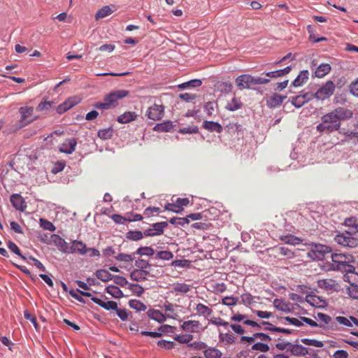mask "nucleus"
<instances>
[{"label":"nucleus","instance_id":"393cba45","mask_svg":"<svg viewBox=\"0 0 358 358\" xmlns=\"http://www.w3.org/2000/svg\"><path fill=\"white\" fill-rule=\"evenodd\" d=\"M147 315L149 318L159 323H162L166 320V316L159 310L150 309L147 311Z\"/></svg>","mask_w":358,"mask_h":358},{"label":"nucleus","instance_id":"20e7f679","mask_svg":"<svg viewBox=\"0 0 358 358\" xmlns=\"http://www.w3.org/2000/svg\"><path fill=\"white\" fill-rule=\"evenodd\" d=\"M235 83L240 90L252 89L256 86V77L243 74L236 78Z\"/></svg>","mask_w":358,"mask_h":358},{"label":"nucleus","instance_id":"c9c22d12","mask_svg":"<svg viewBox=\"0 0 358 358\" xmlns=\"http://www.w3.org/2000/svg\"><path fill=\"white\" fill-rule=\"evenodd\" d=\"M112 13H113L112 9L108 6H103V8H101V9H99L96 12V13L95 15V19L96 20H99L100 19H102V18H104V17L108 16L109 15H110Z\"/></svg>","mask_w":358,"mask_h":358},{"label":"nucleus","instance_id":"6e6d98bb","mask_svg":"<svg viewBox=\"0 0 358 358\" xmlns=\"http://www.w3.org/2000/svg\"><path fill=\"white\" fill-rule=\"evenodd\" d=\"M129 288L132 292L138 296H141L144 292V289L138 284H130Z\"/></svg>","mask_w":358,"mask_h":358},{"label":"nucleus","instance_id":"5fc2aeb1","mask_svg":"<svg viewBox=\"0 0 358 358\" xmlns=\"http://www.w3.org/2000/svg\"><path fill=\"white\" fill-rule=\"evenodd\" d=\"M157 257L163 260H170L173 258V255L170 251H159L157 254Z\"/></svg>","mask_w":358,"mask_h":358},{"label":"nucleus","instance_id":"cd10ccee","mask_svg":"<svg viewBox=\"0 0 358 358\" xmlns=\"http://www.w3.org/2000/svg\"><path fill=\"white\" fill-rule=\"evenodd\" d=\"M203 127L204 129L209 131H215L217 133H221L222 131V127L218 122H215L213 121H205L203 123Z\"/></svg>","mask_w":358,"mask_h":358},{"label":"nucleus","instance_id":"a878e982","mask_svg":"<svg viewBox=\"0 0 358 358\" xmlns=\"http://www.w3.org/2000/svg\"><path fill=\"white\" fill-rule=\"evenodd\" d=\"M137 114L135 112L127 111L120 115L117 120L121 124H127L131 121H134L137 117Z\"/></svg>","mask_w":358,"mask_h":358},{"label":"nucleus","instance_id":"09e8293b","mask_svg":"<svg viewBox=\"0 0 358 358\" xmlns=\"http://www.w3.org/2000/svg\"><path fill=\"white\" fill-rule=\"evenodd\" d=\"M192 339L193 336L191 334L178 335L175 337V340L180 343H188Z\"/></svg>","mask_w":358,"mask_h":358},{"label":"nucleus","instance_id":"ddd939ff","mask_svg":"<svg viewBox=\"0 0 358 358\" xmlns=\"http://www.w3.org/2000/svg\"><path fill=\"white\" fill-rule=\"evenodd\" d=\"M86 249L87 246L83 242L75 240L71 242L68 253H77L80 255H85L87 254Z\"/></svg>","mask_w":358,"mask_h":358},{"label":"nucleus","instance_id":"58836bf2","mask_svg":"<svg viewBox=\"0 0 358 358\" xmlns=\"http://www.w3.org/2000/svg\"><path fill=\"white\" fill-rule=\"evenodd\" d=\"M202 84V82L201 80L199 79H194L191 80L188 82L183 83L182 84H180L178 85V87L179 89H186V88H190V87H196L201 86Z\"/></svg>","mask_w":358,"mask_h":358},{"label":"nucleus","instance_id":"473e14b6","mask_svg":"<svg viewBox=\"0 0 358 358\" xmlns=\"http://www.w3.org/2000/svg\"><path fill=\"white\" fill-rule=\"evenodd\" d=\"M292 70V67L290 66L285 67L283 69H280L274 71H270L266 73V76L269 78H277L285 75L288 74Z\"/></svg>","mask_w":358,"mask_h":358},{"label":"nucleus","instance_id":"c756f323","mask_svg":"<svg viewBox=\"0 0 358 358\" xmlns=\"http://www.w3.org/2000/svg\"><path fill=\"white\" fill-rule=\"evenodd\" d=\"M191 289V286L185 283H173L171 292H176L180 294H186Z\"/></svg>","mask_w":358,"mask_h":358},{"label":"nucleus","instance_id":"aec40b11","mask_svg":"<svg viewBox=\"0 0 358 358\" xmlns=\"http://www.w3.org/2000/svg\"><path fill=\"white\" fill-rule=\"evenodd\" d=\"M309 78V72L308 70L301 71L297 77L292 82V85L298 87L306 83Z\"/></svg>","mask_w":358,"mask_h":358},{"label":"nucleus","instance_id":"de8ad7c7","mask_svg":"<svg viewBox=\"0 0 358 358\" xmlns=\"http://www.w3.org/2000/svg\"><path fill=\"white\" fill-rule=\"evenodd\" d=\"M189 203V200L188 198H178L175 202L176 207L178 208V210H180V212L183 210L184 206H187Z\"/></svg>","mask_w":358,"mask_h":358},{"label":"nucleus","instance_id":"e433bc0d","mask_svg":"<svg viewBox=\"0 0 358 358\" xmlns=\"http://www.w3.org/2000/svg\"><path fill=\"white\" fill-rule=\"evenodd\" d=\"M96 276L98 279L103 282H108L113 279V275L109 273L108 271L105 269H100L96 271Z\"/></svg>","mask_w":358,"mask_h":358},{"label":"nucleus","instance_id":"c03bdc74","mask_svg":"<svg viewBox=\"0 0 358 358\" xmlns=\"http://www.w3.org/2000/svg\"><path fill=\"white\" fill-rule=\"evenodd\" d=\"M136 254L141 256H152L155 254V250L151 247H141L136 250Z\"/></svg>","mask_w":358,"mask_h":358},{"label":"nucleus","instance_id":"9d476101","mask_svg":"<svg viewBox=\"0 0 358 358\" xmlns=\"http://www.w3.org/2000/svg\"><path fill=\"white\" fill-rule=\"evenodd\" d=\"M34 110V109L31 106H24L20 108L19 112L21 115L20 122L23 125H27L37 119L38 117H33Z\"/></svg>","mask_w":358,"mask_h":358},{"label":"nucleus","instance_id":"7ed1b4c3","mask_svg":"<svg viewBox=\"0 0 358 358\" xmlns=\"http://www.w3.org/2000/svg\"><path fill=\"white\" fill-rule=\"evenodd\" d=\"M331 257L332 261L331 268L332 270L345 272L354 269V266L350 264L351 262H354L352 256L334 253L331 254Z\"/></svg>","mask_w":358,"mask_h":358},{"label":"nucleus","instance_id":"1a4fd4ad","mask_svg":"<svg viewBox=\"0 0 358 358\" xmlns=\"http://www.w3.org/2000/svg\"><path fill=\"white\" fill-rule=\"evenodd\" d=\"M330 252L331 249L329 247L322 244H315L308 255L312 259H321L324 254L329 253Z\"/></svg>","mask_w":358,"mask_h":358},{"label":"nucleus","instance_id":"7c9ffc66","mask_svg":"<svg viewBox=\"0 0 358 358\" xmlns=\"http://www.w3.org/2000/svg\"><path fill=\"white\" fill-rule=\"evenodd\" d=\"M331 66L329 64H321L315 70V75L317 78H323L331 71Z\"/></svg>","mask_w":358,"mask_h":358},{"label":"nucleus","instance_id":"a211bd4d","mask_svg":"<svg viewBox=\"0 0 358 358\" xmlns=\"http://www.w3.org/2000/svg\"><path fill=\"white\" fill-rule=\"evenodd\" d=\"M164 308L168 317L176 319L179 316L178 309L180 306L178 305L166 302L164 303Z\"/></svg>","mask_w":358,"mask_h":358},{"label":"nucleus","instance_id":"9b49d317","mask_svg":"<svg viewBox=\"0 0 358 358\" xmlns=\"http://www.w3.org/2000/svg\"><path fill=\"white\" fill-rule=\"evenodd\" d=\"M314 317L319 322L317 327L321 328H332L334 325L332 318L327 314L317 313L314 315Z\"/></svg>","mask_w":358,"mask_h":358},{"label":"nucleus","instance_id":"0e129e2a","mask_svg":"<svg viewBox=\"0 0 358 358\" xmlns=\"http://www.w3.org/2000/svg\"><path fill=\"white\" fill-rule=\"evenodd\" d=\"M179 97L186 101V102H190V101H192L193 100H194L197 96L195 94H192V93H184V94H180L179 95Z\"/></svg>","mask_w":358,"mask_h":358},{"label":"nucleus","instance_id":"f03ea898","mask_svg":"<svg viewBox=\"0 0 358 358\" xmlns=\"http://www.w3.org/2000/svg\"><path fill=\"white\" fill-rule=\"evenodd\" d=\"M128 90H120L111 92L104 97V101L96 103L94 107L98 109L108 110L115 108L118 104V100L122 99L129 95Z\"/></svg>","mask_w":358,"mask_h":358},{"label":"nucleus","instance_id":"72a5a7b5","mask_svg":"<svg viewBox=\"0 0 358 358\" xmlns=\"http://www.w3.org/2000/svg\"><path fill=\"white\" fill-rule=\"evenodd\" d=\"M291 352L296 356H305L308 353V349L301 345H292Z\"/></svg>","mask_w":358,"mask_h":358},{"label":"nucleus","instance_id":"ea45409f","mask_svg":"<svg viewBox=\"0 0 358 358\" xmlns=\"http://www.w3.org/2000/svg\"><path fill=\"white\" fill-rule=\"evenodd\" d=\"M173 123L171 121L164 122L161 124H157L154 129L158 131L162 132H168L170 131L173 128Z\"/></svg>","mask_w":358,"mask_h":358},{"label":"nucleus","instance_id":"2eb2a0df","mask_svg":"<svg viewBox=\"0 0 358 358\" xmlns=\"http://www.w3.org/2000/svg\"><path fill=\"white\" fill-rule=\"evenodd\" d=\"M77 141L76 138H71L66 139L59 147V151L61 152L71 154L74 152Z\"/></svg>","mask_w":358,"mask_h":358},{"label":"nucleus","instance_id":"603ef678","mask_svg":"<svg viewBox=\"0 0 358 358\" xmlns=\"http://www.w3.org/2000/svg\"><path fill=\"white\" fill-rule=\"evenodd\" d=\"M8 248L13 252L16 254L17 256L20 257L22 259H25L24 257L22 255L20 248L13 241H9L7 244Z\"/></svg>","mask_w":358,"mask_h":358},{"label":"nucleus","instance_id":"69168bd1","mask_svg":"<svg viewBox=\"0 0 358 358\" xmlns=\"http://www.w3.org/2000/svg\"><path fill=\"white\" fill-rule=\"evenodd\" d=\"M113 281L115 284L119 285L122 287L125 286L128 284L127 279L124 277L120 275H113Z\"/></svg>","mask_w":358,"mask_h":358},{"label":"nucleus","instance_id":"f3484780","mask_svg":"<svg viewBox=\"0 0 358 358\" xmlns=\"http://www.w3.org/2000/svg\"><path fill=\"white\" fill-rule=\"evenodd\" d=\"M51 242L61 251L68 253L69 246L64 239L57 234H52L50 238Z\"/></svg>","mask_w":358,"mask_h":358},{"label":"nucleus","instance_id":"8fccbe9b","mask_svg":"<svg viewBox=\"0 0 358 358\" xmlns=\"http://www.w3.org/2000/svg\"><path fill=\"white\" fill-rule=\"evenodd\" d=\"M252 350L266 352L269 350V346L266 343H257L252 346Z\"/></svg>","mask_w":358,"mask_h":358},{"label":"nucleus","instance_id":"dca6fc26","mask_svg":"<svg viewBox=\"0 0 358 358\" xmlns=\"http://www.w3.org/2000/svg\"><path fill=\"white\" fill-rule=\"evenodd\" d=\"M10 202L13 205V206L17 210L20 211H24L26 208L27 205L25 201H24L23 198L21 195L18 194H14L11 195L10 196Z\"/></svg>","mask_w":358,"mask_h":358},{"label":"nucleus","instance_id":"49530a36","mask_svg":"<svg viewBox=\"0 0 358 358\" xmlns=\"http://www.w3.org/2000/svg\"><path fill=\"white\" fill-rule=\"evenodd\" d=\"M54 106H55V103L53 101H42L37 106L36 110H38V111L48 110Z\"/></svg>","mask_w":358,"mask_h":358},{"label":"nucleus","instance_id":"6e6552de","mask_svg":"<svg viewBox=\"0 0 358 358\" xmlns=\"http://www.w3.org/2000/svg\"><path fill=\"white\" fill-rule=\"evenodd\" d=\"M317 286L328 292H338L341 285L335 280L331 278L321 279L317 280Z\"/></svg>","mask_w":358,"mask_h":358},{"label":"nucleus","instance_id":"4d7b16f0","mask_svg":"<svg viewBox=\"0 0 358 358\" xmlns=\"http://www.w3.org/2000/svg\"><path fill=\"white\" fill-rule=\"evenodd\" d=\"M238 302V299L234 296H226L222 299V303L227 306H235Z\"/></svg>","mask_w":358,"mask_h":358},{"label":"nucleus","instance_id":"5701e85b","mask_svg":"<svg viewBox=\"0 0 358 358\" xmlns=\"http://www.w3.org/2000/svg\"><path fill=\"white\" fill-rule=\"evenodd\" d=\"M243 106L241 98L234 96L230 101H229L225 106V108L229 111H235L241 109Z\"/></svg>","mask_w":358,"mask_h":358},{"label":"nucleus","instance_id":"0eeeda50","mask_svg":"<svg viewBox=\"0 0 358 358\" xmlns=\"http://www.w3.org/2000/svg\"><path fill=\"white\" fill-rule=\"evenodd\" d=\"M335 241L341 245L349 248H355L357 245V240L352 236L350 233L338 234Z\"/></svg>","mask_w":358,"mask_h":358},{"label":"nucleus","instance_id":"774afa93","mask_svg":"<svg viewBox=\"0 0 358 358\" xmlns=\"http://www.w3.org/2000/svg\"><path fill=\"white\" fill-rule=\"evenodd\" d=\"M348 293L351 298L358 299V286H350L348 288Z\"/></svg>","mask_w":358,"mask_h":358},{"label":"nucleus","instance_id":"13d9d810","mask_svg":"<svg viewBox=\"0 0 358 358\" xmlns=\"http://www.w3.org/2000/svg\"><path fill=\"white\" fill-rule=\"evenodd\" d=\"M98 136L102 139H108L112 136V129L110 128L101 129L98 132Z\"/></svg>","mask_w":358,"mask_h":358},{"label":"nucleus","instance_id":"f8f14e48","mask_svg":"<svg viewBox=\"0 0 358 358\" xmlns=\"http://www.w3.org/2000/svg\"><path fill=\"white\" fill-rule=\"evenodd\" d=\"M181 328L183 331L191 333H196L202 329L201 323L197 320L185 321L181 324Z\"/></svg>","mask_w":358,"mask_h":358},{"label":"nucleus","instance_id":"79ce46f5","mask_svg":"<svg viewBox=\"0 0 358 358\" xmlns=\"http://www.w3.org/2000/svg\"><path fill=\"white\" fill-rule=\"evenodd\" d=\"M222 353L216 348H210L204 351L206 358H220Z\"/></svg>","mask_w":358,"mask_h":358},{"label":"nucleus","instance_id":"bf43d9fd","mask_svg":"<svg viewBox=\"0 0 358 358\" xmlns=\"http://www.w3.org/2000/svg\"><path fill=\"white\" fill-rule=\"evenodd\" d=\"M24 318L29 320L34 326L36 329H38L39 326L36 321V317L31 315L30 313H29L27 310H25L24 312Z\"/></svg>","mask_w":358,"mask_h":358},{"label":"nucleus","instance_id":"37998d69","mask_svg":"<svg viewBox=\"0 0 358 358\" xmlns=\"http://www.w3.org/2000/svg\"><path fill=\"white\" fill-rule=\"evenodd\" d=\"M143 234L140 231H130L127 233V238L131 241H138L142 239Z\"/></svg>","mask_w":358,"mask_h":358},{"label":"nucleus","instance_id":"6ab92c4d","mask_svg":"<svg viewBox=\"0 0 358 358\" xmlns=\"http://www.w3.org/2000/svg\"><path fill=\"white\" fill-rule=\"evenodd\" d=\"M286 97V96H282L275 93L267 99V105L270 108L278 107L282 104Z\"/></svg>","mask_w":358,"mask_h":358},{"label":"nucleus","instance_id":"412c9836","mask_svg":"<svg viewBox=\"0 0 358 358\" xmlns=\"http://www.w3.org/2000/svg\"><path fill=\"white\" fill-rule=\"evenodd\" d=\"M355 268L346 271L344 275V280L349 282L350 286H358V273L355 271Z\"/></svg>","mask_w":358,"mask_h":358},{"label":"nucleus","instance_id":"4c0bfd02","mask_svg":"<svg viewBox=\"0 0 358 358\" xmlns=\"http://www.w3.org/2000/svg\"><path fill=\"white\" fill-rule=\"evenodd\" d=\"M129 307L137 311H145L147 308L146 306L139 300L131 299L129 301Z\"/></svg>","mask_w":358,"mask_h":358},{"label":"nucleus","instance_id":"a19ab883","mask_svg":"<svg viewBox=\"0 0 358 358\" xmlns=\"http://www.w3.org/2000/svg\"><path fill=\"white\" fill-rule=\"evenodd\" d=\"M168 224L166 222H157L152 224L155 234L157 236H160L164 234V229L167 227Z\"/></svg>","mask_w":358,"mask_h":358},{"label":"nucleus","instance_id":"864d4df0","mask_svg":"<svg viewBox=\"0 0 358 358\" xmlns=\"http://www.w3.org/2000/svg\"><path fill=\"white\" fill-rule=\"evenodd\" d=\"M227 290V286L224 283H215L213 285V292L217 294H222Z\"/></svg>","mask_w":358,"mask_h":358},{"label":"nucleus","instance_id":"b1692460","mask_svg":"<svg viewBox=\"0 0 358 358\" xmlns=\"http://www.w3.org/2000/svg\"><path fill=\"white\" fill-rule=\"evenodd\" d=\"M279 239L284 243L292 245H299L302 243V239L301 238L292 234L280 236Z\"/></svg>","mask_w":358,"mask_h":358},{"label":"nucleus","instance_id":"e2e57ef3","mask_svg":"<svg viewBox=\"0 0 358 358\" xmlns=\"http://www.w3.org/2000/svg\"><path fill=\"white\" fill-rule=\"evenodd\" d=\"M335 320L338 322L339 324H342V325H344V326H346V327H352V322H351V320L350 319H348L345 317H343V316H338L335 318Z\"/></svg>","mask_w":358,"mask_h":358},{"label":"nucleus","instance_id":"4468645a","mask_svg":"<svg viewBox=\"0 0 358 358\" xmlns=\"http://www.w3.org/2000/svg\"><path fill=\"white\" fill-rule=\"evenodd\" d=\"M313 98V94L307 92L303 94H300L292 97L291 102L292 105H294L296 108H301Z\"/></svg>","mask_w":358,"mask_h":358},{"label":"nucleus","instance_id":"a18cd8bd","mask_svg":"<svg viewBox=\"0 0 358 358\" xmlns=\"http://www.w3.org/2000/svg\"><path fill=\"white\" fill-rule=\"evenodd\" d=\"M301 342L306 345H311L317 348H322L324 346L322 341L315 339L303 338L301 339Z\"/></svg>","mask_w":358,"mask_h":358},{"label":"nucleus","instance_id":"f704fd0d","mask_svg":"<svg viewBox=\"0 0 358 358\" xmlns=\"http://www.w3.org/2000/svg\"><path fill=\"white\" fill-rule=\"evenodd\" d=\"M106 292L110 294L113 297L120 299L123 296L122 290L117 286L109 285L106 289Z\"/></svg>","mask_w":358,"mask_h":358},{"label":"nucleus","instance_id":"bb28decb","mask_svg":"<svg viewBox=\"0 0 358 358\" xmlns=\"http://www.w3.org/2000/svg\"><path fill=\"white\" fill-rule=\"evenodd\" d=\"M194 310L199 316L208 317L213 313V310L210 308L201 303L196 304Z\"/></svg>","mask_w":358,"mask_h":358},{"label":"nucleus","instance_id":"c85d7f7f","mask_svg":"<svg viewBox=\"0 0 358 358\" xmlns=\"http://www.w3.org/2000/svg\"><path fill=\"white\" fill-rule=\"evenodd\" d=\"M274 307L281 311L289 313L292 310L291 304L282 299H275L273 301Z\"/></svg>","mask_w":358,"mask_h":358},{"label":"nucleus","instance_id":"338daca9","mask_svg":"<svg viewBox=\"0 0 358 358\" xmlns=\"http://www.w3.org/2000/svg\"><path fill=\"white\" fill-rule=\"evenodd\" d=\"M160 208L158 207H148L145 209L143 214L146 217H150L154 215V213H159Z\"/></svg>","mask_w":358,"mask_h":358},{"label":"nucleus","instance_id":"3c124183","mask_svg":"<svg viewBox=\"0 0 358 358\" xmlns=\"http://www.w3.org/2000/svg\"><path fill=\"white\" fill-rule=\"evenodd\" d=\"M169 222L172 224L184 226L185 224H189V220L185 217H173L169 220Z\"/></svg>","mask_w":358,"mask_h":358},{"label":"nucleus","instance_id":"4be33fe9","mask_svg":"<svg viewBox=\"0 0 358 358\" xmlns=\"http://www.w3.org/2000/svg\"><path fill=\"white\" fill-rule=\"evenodd\" d=\"M92 301H94L95 303L98 304L101 307L103 308L106 310H115L117 309V303L115 301H109L107 302H105L102 301L101 299L96 298V297H92Z\"/></svg>","mask_w":358,"mask_h":358},{"label":"nucleus","instance_id":"423d86ee","mask_svg":"<svg viewBox=\"0 0 358 358\" xmlns=\"http://www.w3.org/2000/svg\"><path fill=\"white\" fill-rule=\"evenodd\" d=\"M164 106L162 103H155L148 108L145 116L148 119L154 121L160 120L164 115Z\"/></svg>","mask_w":358,"mask_h":358},{"label":"nucleus","instance_id":"39448f33","mask_svg":"<svg viewBox=\"0 0 358 358\" xmlns=\"http://www.w3.org/2000/svg\"><path fill=\"white\" fill-rule=\"evenodd\" d=\"M334 83L329 80L320 87L314 94H313V97L318 100H324L329 98L334 94Z\"/></svg>","mask_w":358,"mask_h":358},{"label":"nucleus","instance_id":"680f3d73","mask_svg":"<svg viewBox=\"0 0 358 358\" xmlns=\"http://www.w3.org/2000/svg\"><path fill=\"white\" fill-rule=\"evenodd\" d=\"M210 322L215 324V325H217V326H224V327H227L229 325V322H225L224 321L221 317H212L210 320Z\"/></svg>","mask_w":358,"mask_h":358},{"label":"nucleus","instance_id":"2f4dec72","mask_svg":"<svg viewBox=\"0 0 358 358\" xmlns=\"http://www.w3.org/2000/svg\"><path fill=\"white\" fill-rule=\"evenodd\" d=\"M148 272L143 269H136L130 274V278L134 281H143L146 279Z\"/></svg>","mask_w":358,"mask_h":358},{"label":"nucleus","instance_id":"f257e3e1","mask_svg":"<svg viewBox=\"0 0 358 358\" xmlns=\"http://www.w3.org/2000/svg\"><path fill=\"white\" fill-rule=\"evenodd\" d=\"M353 116V112L346 107H338L321 117V122L317 125L316 129L320 133L331 134L338 131L341 126V122L350 120Z\"/></svg>","mask_w":358,"mask_h":358},{"label":"nucleus","instance_id":"052dcab7","mask_svg":"<svg viewBox=\"0 0 358 358\" xmlns=\"http://www.w3.org/2000/svg\"><path fill=\"white\" fill-rule=\"evenodd\" d=\"M157 345L160 348H164L165 349L170 350L174 347L175 343L173 341H166L164 340H161L157 342Z\"/></svg>","mask_w":358,"mask_h":358}]
</instances>
